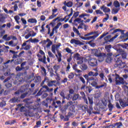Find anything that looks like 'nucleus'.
<instances>
[{"mask_svg":"<svg viewBox=\"0 0 128 128\" xmlns=\"http://www.w3.org/2000/svg\"><path fill=\"white\" fill-rule=\"evenodd\" d=\"M118 52H122L121 54L122 58H116L115 60H116V62L114 66V68H126V62H122V59L123 58L124 60V58H126V53L124 52L122 49H119Z\"/></svg>","mask_w":128,"mask_h":128,"instance_id":"f257e3e1","label":"nucleus"},{"mask_svg":"<svg viewBox=\"0 0 128 128\" xmlns=\"http://www.w3.org/2000/svg\"><path fill=\"white\" fill-rule=\"evenodd\" d=\"M20 92L22 94L20 96V98H24L26 96H32V88H28V84L22 86Z\"/></svg>","mask_w":128,"mask_h":128,"instance_id":"f03ea898","label":"nucleus"},{"mask_svg":"<svg viewBox=\"0 0 128 128\" xmlns=\"http://www.w3.org/2000/svg\"><path fill=\"white\" fill-rule=\"evenodd\" d=\"M60 46V45L54 44L52 45L51 49L52 52H53L54 54H56V51L58 56V54H56L55 56L58 58V62H62V52H60V50H58Z\"/></svg>","mask_w":128,"mask_h":128,"instance_id":"7ed1b4c3","label":"nucleus"},{"mask_svg":"<svg viewBox=\"0 0 128 128\" xmlns=\"http://www.w3.org/2000/svg\"><path fill=\"white\" fill-rule=\"evenodd\" d=\"M80 80L82 84L80 87V90H84L86 89V92H88L89 94H90L92 90V86H86V80H84V78L80 77Z\"/></svg>","mask_w":128,"mask_h":128,"instance_id":"20e7f679","label":"nucleus"},{"mask_svg":"<svg viewBox=\"0 0 128 128\" xmlns=\"http://www.w3.org/2000/svg\"><path fill=\"white\" fill-rule=\"evenodd\" d=\"M74 116V113L70 112H68V114H59V118L61 122H68L70 120V118Z\"/></svg>","mask_w":128,"mask_h":128,"instance_id":"39448f33","label":"nucleus"},{"mask_svg":"<svg viewBox=\"0 0 128 128\" xmlns=\"http://www.w3.org/2000/svg\"><path fill=\"white\" fill-rule=\"evenodd\" d=\"M98 79L96 78L95 80L91 83V86L96 88H106V83L104 82L100 86H98Z\"/></svg>","mask_w":128,"mask_h":128,"instance_id":"423d86ee","label":"nucleus"},{"mask_svg":"<svg viewBox=\"0 0 128 128\" xmlns=\"http://www.w3.org/2000/svg\"><path fill=\"white\" fill-rule=\"evenodd\" d=\"M118 74L116 73L115 74H110L109 76H108V80L110 82V84H112V80L113 82H116V80H117L118 76Z\"/></svg>","mask_w":128,"mask_h":128,"instance_id":"0eeeda50","label":"nucleus"},{"mask_svg":"<svg viewBox=\"0 0 128 128\" xmlns=\"http://www.w3.org/2000/svg\"><path fill=\"white\" fill-rule=\"evenodd\" d=\"M39 54H41L42 56H44L43 58H39L38 60L44 64H46L48 62H46V54H44V52L42 50H40Z\"/></svg>","mask_w":128,"mask_h":128,"instance_id":"6e6552de","label":"nucleus"},{"mask_svg":"<svg viewBox=\"0 0 128 128\" xmlns=\"http://www.w3.org/2000/svg\"><path fill=\"white\" fill-rule=\"evenodd\" d=\"M118 78L116 80V86H120V84H124V78L120 77V75L118 74Z\"/></svg>","mask_w":128,"mask_h":128,"instance_id":"1a4fd4ad","label":"nucleus"},{"mask_svg":"<svg viewBox=\"0 0 128 128\" xmlns=\"http://www.w3.org/2000/svg\"><path fill=\"white\" fill-rule=\"evenodd\" d=\"M72 104V102L70 101V102H68L66 105L64 106L62 108H61L60 109L61 112H62V114L64 112L66 114V110H68V107L70 106Z\"/></svg>","mask_w":128,"mask_h":128,"instance_id":"9d476101","label":"nucleus"},{"mask_svg":"<svg viewBox=\"0 0 128 128\" xmlns=\"http://www.w3.org/2000/svg\"><path fill=\"white\" fill-rule=\"evenodd\" d=\"M4 76H8L4 80L3 82L4 84L6 82H8V80H10L12 78V76H14V74H11L10 72H7L4 73Z\"/></svg>","mask_w":128,"mask_h":128,"instance_id":"9b49d317","label":"nucleus"},{"mask_svg":"<svg viewBox=\"0 0 128 128\" xmlns=\"http://www.w3.org/2000/svg\"><path fill=\"white\" fill-rule=\"evenodd\" d=\"M88 63L91 66H98V60L96 58H91L88 60Z\"/></svg>","mask_w":128,"mask_h":128,"instance_id":"f8f14e48","label":"nucleus"},{"mask_svg":"<svg viewBox=\"0 0 128 128\" xmlns=\"http://www.w3.org/2000/svg\"><path fill=\"white\" fill-rule=\"evenodd\" d=\"M98 58V60L100 62L104 60V58H106V54L105 53H100V54L97 56Z\"/></svg>","mask_w":128,"mask_h":128,"instance_id":"ddd939ff","label":"nucleus"},{"mask_svg":"<svg viewBox=\"0 0 128 128\" xmlns=\"http://www.w3.org/2000/svg\"><path fill=\"white\" fill-rule=\"evenodd\" d=\"M70 42L72 44H76V46H84V42L76 39L71 40Z\"/></svg>","mask_w":128,"mask_h":128,"instance_id":"4468645a","label":"nucleus"},{"mask_svg":"<svg viewBox=\"0 0 128 128\" xmlns=\"http://www.w3.org/2000/svg\"><path fill=\"white\" fill-rule=\"evenodd\" d=\"M84 110L87 111L88 114L89 116H90L92 114V110L94 108H92V105H90L89 106V108H88V106H84Z\"/></svg>","mask_w":128,"mask_h":128,"instance_id":"2eb2a0df","label":"nucleus"},{"mask_svg":"<svg viewBox=\"0 0 128 128\" xmlns=\"http://www.w3.org/2000/svg\"><path fill=\"white\" fill-rule=\"evenodd\" d=\"M32 78H34V74H32V75H26V76L24 78V80L25 82H32V80H34L32 79Z\"/></svg>","mask_w":128,"mask_h":128,"instance_id":"dca6fc26","label":"nucleus"},{"mask_svg":"<svg viewBox=\"0 0 128 128\" xmlns=\"http://www.w3.org/2000/svg\"><path fill=\"white\" fill-rule=\"evenodd\" d=\"M80 94L82 96V100H84V102H86V104H88V98H86V94H84V92H80Z\"/></svg>","mask_w":128,"mask_h":128,"instance_id":"f3484780","label":"nucleus"},{"mask_svg":"<svg viewBox=\"0 0 128 128\" xmlns=\"http://www.w3.org/2000/svg\"><path fill=\"white\" fill-rule=\"evenodd\" d=\"M100 8L103 10L104 12H105V14H106V12H110V9L108 7L104 6V5L101 6Z\"/></svg>","mask_w":128,"mask_h":128,"instance_id":"a211bd4d","label":"nucleus"},{"mask_svg":"<svg viewBox=\"0 0 128 128\" xmlns=\"http://www.w3.org/2000/svg\"><path fill=\"white\" fill-rule=\"evenodd\" d=\"M27 42H24L22 44V48H24V46H25V48H23L24 50H30V45L28 44L26 45Z\"/></svg>","mask_w":128,"mask_h":128,"instance_id":"6ab92c4d","label":"nucleus"},{"mask_svg":"<svg viewBox=\"0 0 128 128\" xmlns=\"http://www.w3.org/2000/svg\"><path fill=\"white\" fill-rule=\"evenodd\" d=\"M120 32V34H122V36H124L126 34H124V32H126L125 30H122L120 29H116L114 30L113 32H112V34H116V32Z\"/></svg>","mask_w":128,"mask_h":128,"instance_id":"aec40b11","label":"nucleus"},{"mask_svg":"<svg viewBox=\"0 0 128 128\" xmlns=\"http://www.w3.org/2000/svg\"><path fill=\"white\" fill-rule=\"evenodd\" d=\"M120 104L122 108H126V106H128V102H126L124 100H120Z\"/></svg>","mask_w":128,"mask_h":128,"instance_id":"412c9836","label":"nucleus"},{"mask_svg":"<svg viewBox=\"0 0 128 128\" xmlns=\"http://www.w3.org/2000/svg\"><path fill=\"white\" fill-rule=\"evenodd\" d=\"M92 52L94 54L95 56L98 57L100 54H101L102 52H100V50H98V49H92Z\"/></svg>","mask_w":128,"mask_h":128,"instance_id":"4be33fe9","label":"nucleus"},{"mask_svg":"<svg viewBox=\"0 0 128 128\" xmlns=\"http://www.w3.org/2000/svg\"><path fill=\"white\" fill-rule=\"evenodd\" d=\"M56 80H52V81H50L48 83V86L49 87L50 86H56V85L54 84H56Z\"/></svg>","mask_w":128,"mask_h":128,"instance_id":"5701e85b","label":"nucleus"},{"mask_svg":"<svg viewBox=\"0 0 128 128\" xmlns=\"http://www.w3.org/2000/svg\"><path fill=\"white\" fill-rule=\"evenodd\" d=\"M42 82V78L40 76H36L34 82L36 84H40Z\"/></svg>","mask_w":128,"mask_h":128,"instance_id":"b1692460","label":"nucleus"},{"mask_svg":"<svg viewBox=\"0 0 128 128\" xmlns=\"http://www.w3.org/2000/svg\"><path fill=\"white\" fill-rule=\"evenodd\" d=\"M100 36V34H97L93 36H90L87 37V40H92V39L96 40V38H98V36Z\"/></svg>","mask_w":128,"mask_h":128,"instance_id":"393cba45","label":"nucleus"},{"mask_svg":"<svg viewBox=\"0 0 128 128\" xmlns=\"http://www.w3.org/2000/svg\"><path fill=\"white\" fill-rule=\"evenodd\" d=\"M127 38L123 40V42H126V40H128V32H126L124 35H121L120 36V38Z\"/></svg>","mask_w":128,"mask_h":128,"instance_id":"a878e982","label":"nucleus"},{"mask_svg":"<svg viewBox=\"0 0 128 128\" xmlns=\"http://www.w3.org/2000/svg\"><path fill=\"white\" fill-rule=\"evenodd\" d=\"M19 102L20 100H18V98L16 97H14L10 100V102H12V104H14V102Z\"/></svg>","mask_w":128,"mask_h":128,"instance_id":"bb28decb","label":"nucleus"},{"mask_svg":"<svg viewBox=\"0 0 128 128\" xmlns=\"http://www.w3.org/2000/svg\"><path fill=\"white\" fill-rule=\"evenodd\" d=\"M120 8H114L112 10V14H118V12H120Z\"/></svg>","mask_w":128,"mask_h":128,"instance_id":"cd10ccee","label":"nucleus"},{"mask_svg":"<svg viewBox=\"0 0 128 128\" xmlns=\"http://www.w3.org/2000/svg\"><path fill=\"white\" fill-rule=\"evenodd\" d=\"M31 42L32 43H34V44H36V43H37V42H40V40L36 38H34V39H32V38H30L29 40H28L26 41V42Z\"/></svg>","mask_w":128,"mask_h":128,"instance_id":"c85d7f7f","label":"nucleus"},{"mask_svg":"<svg viewBox=\"0 0 128 128\" xmlns=\"http://www.w3.org/2000/svg\"><path fill=\"white\" fill-rule=\"evenodd\" d=\"M89 76H98V72H90L88 73Z\"/></svg>","mask_w":128,"mask_h":128,"instance_id":"c756f323","label":"nucleus"},{"mask_svg":"<svg viewBox=\"0 0 128 128\" xmlns=\"http://www.w3.org/2000/svg\"><path fill=\"white\" fill-rule=\"evenodd\" d=\"M0 22H1V24H4V22H6V17H4L2 14H0Z\"/></svg>","mask_w":128,"mask_h":128,"instance_id":"7c9ffc66","label":"nucleus"},{"mask_svg":"<svg viewBox=\"0 0 128 128\" xmlns=\"http://www.w3.org/2000/svg\"><path fill=\"white\" fill-rule=\"evenodd\" d=\"M74 58L76 60H82L80 55L78 53H76V54H74Z\"/></svg>","mask_w":128,"mask_h":128,"instance_id":"2f4dec72","label":"nucleus"},{"mask_svg":"<svg viewBox=\"0 0 128 128\" xmlns=\"http://www.w3.org/2000/svg\"><path fill=\"white\" fill-rule=\"evenodd\" d=\"M88 100L89 102V104H90V106L94 104V98L92 97V96H88Z\"/></svg>","mask_w":128,"mask_h":128,"instance_id":"473e14b6","label":"nucleus"},{"mask_svg":"<svg viewBox=\"0 0 128 128\" xmlns=\"http://www.w3.org/2000/svg\"><path fill=\"white\" fill-rule=\"evenodd\" d=\"M28 22H30V24H36V22H38V20L36 18H32L28 19Z\"/></svg>","mask_w":128,"mask_h":128,"instance_id":"72a5a7b5","label":"nucleus"},{"mask_svg":"<svg viewBox=\"0 0 128 128\" xmlns=\"http://www.w3.org/2000/svg\"><path fill=\"white\" fill-rule=\"evenodd\" d=\"M98 34V31L92 32L84 35V36H92V34Z\"/></svg>","mask_w":128,"mask_h":128,"instance_id":"f704fd0d","label":"nucleus"},{"mask_svg":"<svg viewBox=\"0 0 128 128\" xmlns=\"http://www.w3.org/2000/svg\"><path fill=\"white\" fill-rule=\"evenodd\" d=\"M73 14H74V9H72V8H71L70 14L68 15V18L64 20V22H67L68 21V20H70V16H72Z\"/></svg>","mask_w":128,"mask_h":128,"instance_id":"c9c22d12","label":"nucleus"},{"mask_svg":"<svg viewBox=\"0 0 128 128\" xmlns=\"http://www.w3.org/2000/svg\"><path fill=\"white\" fill-rule=\"evenodd\" d=\"M78 66V65L76 64H75L73 66L72 68L76 72H78V74H80V72H82V70L78 69L76 68Z\"/></svg>","mask_w":128,"mask_h":128,"instance_id":"e433bc0d","label":"nucleus"},{"mask_svg":"<svg viewBox=\"0 0 128 128\" xmlns=\"http://www.w3.org/2000/svg\"><path fill=\"white\" fill-rule=\"evenodd\" d=\"M60 66L58 65H55L54 66L53 68L55 70V74H58V71L60 70Z\"/></svg>","mask_w":128,"mask_h":128,"instance_id":"4c0bfd02","label":"nucleus"},{"mask_svg":"<svg viewBox=\"0 0 128 128\" xmlns=\"http://www.w3.org/2000/svg\"><path fill=\"white\" fill-rule=\"evenodd\" d=\"M118 36H120V33H117L116 36H114V37H112V38H111L109 40L108 42H114V40H116V38H117Z\"/></svg>","mask_w":128,"mask_h":128,"instance_id":"58836bf2","label":"nucleus"},{"mask_svg":"<svg viewBox=\"0 0 128 128\" xmlns=\"http://www.w3.org/2000/svg\"><path fill=\"white\" fill-rule=\"evenodd\" d=\"M41 70H42V74L43 76H46V68L44 67H41Z\"/></svg>","mask_w":128,"mask_h":128,"instance_id":"ea45409f","label":"nucleus"},{"mask_svg":"<svg viewBox=\"0 0 128 128\" xmlns=\"http://www.w3.org/2000/svg\"><path fill=\"white\" fill-rule=\"evenodd\" d=\"M110 38H112V36L110 35H108L107 36H106L104 38V40H105V42L104 44H108V40H110Z\"/></svg>","mask_w":128,"mask_h":128,"instance_id":"a19ab883","label":"nucleus"},{"mask_svg":"<svg viewBox=\"0 0 128 128\" xmlns=\"http://www.w3.org/2000/svg\"><path fill=\"white\" fill-rule=\"evenodd\" d=\"M108 108L110 112H112V108H114V105L112 104L110 102H109L108 104Z\"/></svg>","mask_w":128,"mask_h":128,"instance_id":"79ce46f5","label":"nucleus"},{"mask_svg":"<svg viewBox=\"0 0 128 128\" xmlns=\"http://www.w3.org/2000/svg\"><path fill=\"white\" fill-rule=\"evenodd\" d=\"M110 48H112V45L109 44L105 47V50H106L107 52H110Z\"/></svg>","mask_w":128,"mask_h":128,"instance_id":"37998d69","label":"nucleus"},{"mask_svg":"<svg viewBox=\"0 0 128 128\" xmlns=\"http://www.w3.org/2000/svg\"><path fill=\"white\" fill-rule=\"evenodd\" d=\"M62 24L61 22H59L58 24H57L56 26H54V28H53V30H56V32H58V31H56V30H58V28H60V25Z\"/></svg>","mask_w":128,"mask_h":128,"instance_id":"c03bdc74","label":"nucleus"},{"mask_svg":"<svg viewBox=\"0 0 128 128\" xmlns=\"http://www.w3.org/2000/svg\"><path fill=\"white\" fill-rule=\"evenodd\" d=\"M56 106H55V108H62V102L58 100L56 102Z\"/></svg>","mask_w":128,"mask_h":128,"instance_id":"a18cd8bd","label":"nucleus"},{"mask_svg":"<svg viewBox=\"0 0 128 128\" xmlns=\"http://www.w3.org/2000/svg\"><path fill=\"white\" fill-rule=\"evenodd\" d=\"M69 110L72 112H76V106H74V105H72L69 108Z\"/></svg>","mask_w":128,"mask_h":128,"instance_id":"49530a36","label":"nucleus"},{"mask_svg":"<svg viewBox=\"0 0 128 128\" xmlns=\"http://www.w3.org/2000/svg\"><path fill=\"white\" fill-rule=\"evenodd\" d=\"M78 98H80L79 94H74L72 98V100H76Z\"/></svg>","mask_w":128,"mask_h":128,"instance_id":"de8ad7c7","label":"nucleus"},{"mask_svg":"<svg viewBox=\"0 0 128 128\" xmlns=\"http://www.w3.org/2000/svg\"><path fill=\"white\" fill-rule=\"evenodd\" d=\"M81 68L82 70H88V65L86 64H83L81 65Z\"/></svg>","mask_w":128,"mask_h":128,"instance_id":"09e8293b","label":"nucleus"},{"mask_svg":"<svg viewBox=\"0 0 128 128\" xmlns=\"http://www.w3.org/2000/svg\"><path fill=\"white\" fill-rule=\"evenodd\" d=\"M28 100H30V98H26L24 100L23 102H25L26 104H32V102H28Z\"/></svg>","mask_w":128,"mask_h":128,"instance_id":"8fccbe9b","label":"nucleus"},{"mask_svg":"<svg viewBox=\"0 0 128 128\" xmlns=\"http://www.w3.org/2000/svg\"><path fill=\"white\" fill-rule=\"evenodd\" d=\"M65 50H66V52H68V54H70L71 56L74 54V52H72V50L68 48H66L65 49Z\"/></svg>","mask_w":128,"mask_h":128,"instance_id":"3c124183","label":"nucleus"},{"mask_svg":"<svg viewBox=\"0 0 128 128\" xmlns=\"http://www.w3.org/2000/svg\"><path fill=\"white\" fill-rule=\"evenodd\" d=\"M114 4L115 8H120V3L118 2V0L114 1Z\"/></svg>","mask_w":128,"mask_h":128,"instance_id":"603ef678","label":"nucleus"},{"mask_svg":"<svg viewBox=\"0 0 128 128\" xmlns=\"http://www.w3.org/2000/svg\"><path fill=\"white\" fill-rule=\"evenodd\" d=\"M73 31L74 32L76 33V34H78V36H80V31L74 26L73 27Z\"/></svg>","mask_w":128,"mask_h":128,"instance_id":"864d4df0","label":"nucleus"},{"mask_svg":"<svg viewBox=\"0 0 128 128\" xmlns=\"http://www.w3.org/2000/svg\"><path fill=\"white\" fill-rule=\"evenodd\" d=\"M60 96L62 98L63 100L66 99V96L64 95V91L62 90L60 93Z\"/></svg>","mask_w":128,"mask_h":128,"instance_id":"5fc2aeb1","label":"nucleus"},{"mask_svg":"<svg viewBox=\"0 0 128 128\" xmlns=\"http://www.w3.org/2000/svg\"><path fill=\"white\" fill-rule=\"evenodd\" d=\"M74 6V3L72 1H69L67 2L66 6L68 8H72Z\"/></svg>","mask_w":128,"mask_h":128,"instance_id":"6e6d98bb","label":"nucleus"},{"mask_svg":"<svg viewBox=\"0 0 128 128\" xmlns=\"http://www.w3.org/2000/svg\"><path fill=\"white\" fill-rule=\"evenodd\" d=\"M40 126H42V122L40 120H39L36 122V125L34 126V128H40Z\"/></svg>","mask_w":128,"mask_h":128,"instance_id":"4d7b16f0","label":"nucleus"},{"mask_svg":"<svg viewBox=\"0 0 128 128\" xmlns=\"http://www.w3.org/2000/svg\"><path fill=\"white\" fill-rule=\"evenodd\" d=\"M116 128V124H114L106 126L103 127V128Z\"/></svg>","mask_w":128,"mask_h":128,"instance_id":"13d9d810","label":"nucleus"},{"mask_svg":"<svg viewBox=\"0 0 128 128\" xmlns=\"http://www.w3.org/2000/svg\"><path fill=\"white\" fill-rule=\"evenodd\" d=\"M79 15H80V12H76L74 14L72 18H76L78 17Z\"/></svg>","mask_w":128,"mask_h":128,"instance_id":"bf43d9fd","label":"nucleus"},{"mask_svg":"<svg viewBox=\"0 0 128 128\" xmlns=\"http://www.w3.org/2000/svg\"><path fill=\"white\" fill-rule=\"evenodd\" d=\"M108 32H104L103 34L102 35H101L99 38L98 39L99 40H102V38H104V36H108Z\"/></svg>","mask_w":128,"mask_h":128,"instance_id":"052dcab7","label":"nucleus"},{"mask_svg":"<svg viewBox=\"0 0 128 128\" xmlns=\"http://www.w3.org/2000/svg\"><path fill=\"white\" fill-rule=\"evenodd\" d=\"M102 104L104 106V107H100V108L104 109L108 105V102H106V100H102Z\"/></svg>","mask_w":128,"mask_h":128,"instance_id":"680f3d73","label":"nucleus"},{"mask_svg":"<svg viewBox=\"0 0 128 128\" xmlns=\"http://www.w3.org/2000/svg\"><path fill=\"white\" fill-rule=\"evenodd\" d=\"M105 14L106 16V18H105L102 20V22H106L110 18V15H108V14Z\"/></svg>","mask_w":128,"mask_h":128,"instance_id":"e2e57ef3","label":"nucleus"},{"mask_svg":"<svg viewBox=\"0 0 128 128\" xmlns=\"http://www.w3.org/2000/svg\"><path fill=\"white\" fill-rule=\"evenodd\" d=\"M74 73L72 72L70 73V74L68 75V78H70V80L74 78Z\"/></svg>","mask_w":128,"mask_h":128,"instance_id":"0e129e2a","label":"nucleus"},{"mask_svg":"<svg viewBox=\"0 0 128 128\" xmlns=\"http://www.w3.org/2000/svg\"><path fill=\"white\" fill-rule=\"evenodd\" d=\"M48 54L50 58H55L54 55L50 51H48Z\"/></svg>","mask_w":128,"mask_h":128,"instance_id":"69168bd1","label":"nucleus"},{"mask_svg":"<svg viewBox=\"0 0 128 128\" xmlns=\"http://www.w3.org/2000/svg\"><path fill=\"white\" fill-rule=\"evenodd\" d=\"M74 22L76 24V22H78V24H80V18H76L74 20Z\"/></svg>","mask_w":128,"mask_h":128,"instance_id":"338daca9","label":"nucleus"},{"mask_svg":"<svg viewBox=\"0 0 128 128\" xmlns=\"http://www.w3.org/2000/svg\"><path fill=\"white\" fill-rule=\"evenodd\" d=\"M12 84L10 83V82H7L5 84V86L7 88H12Z\"/></svg>","mask_w":128,"mask_h":128,"instance_id":"774afa93","label":"nucleus"}]
</instances>
